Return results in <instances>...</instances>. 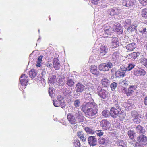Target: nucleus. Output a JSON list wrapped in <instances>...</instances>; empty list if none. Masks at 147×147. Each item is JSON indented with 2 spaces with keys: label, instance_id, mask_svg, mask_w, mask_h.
Here are the masks:
<instances>
[{
  "label": "nucleus",
  "instance_id": "38",
  "mask_svg": "<svg viewBox=\"0 0 147 147\" xmlns=\"http://www.w3.org/2000/svg\"><path fill=\"white\" fill-rule=\"evenodd\" d=\"M66 84L69 87H71L75 83L72 79L69 78L67 80Z\"/></svg>",
  "mask_w": 147,
  "mask_h": 147
},
{
  "label": "nucleus",
  "instance_id": "30",
  "mask_svg": "<svg viewBox=\"0 0 147 147\" xmlns=\"http://www.w3.org/2000/svg\"><path fill=\"white\" fill-rule=\"evenodd\" d=\"M57 99L61 104V106L62 108H63L65 107L66 106V104L64 102V100L63 98L61 95H58L57 96Z\"/></svg>",
  "mask_w": 147,
  "mask_h": 147
},
{
  "label": "nucleus",
  "instance_id": "40",
  "mask_svg": "<svg viewBox=\"0 0 147 147\" xmlns=\"http://www.w3.org/2000/svg\"><path fill=\"white\" fill-rule=\"evenodd\" d=\"M57 81L56 76L55 75H52L50 78L49 82L50 83L52 84L55 83Z\"/></svg>",
  "mask_w": 147,
  "mask_h": 147
},
{
  "label": "nucleus",
  "instance_id": "56",
  "mask_svg": "<svg viewBox=\"0 0 147 147\" xmlns=\"http://www.w3.org/2000/svg\"><path fill=\"white\" fill-rule=\"evenodd\" d=\"M139 2L142 5L145 6L147 4V0H139Z\"/></svg>",
  "mask_w": 147,
  "mask_h": 147
},
{
  "label": "nucleus",
  "instance_id": "48",
  "mask_svg": "<svg viewBox=\"0 0 147 147\" xmlns=\"http://www.w3.org/2000/svg\"><path fill=\"white\" fill-rule=\"evenodd\" d=\"M102 115L106 117H108L110 115L109 114V111L107 110H104L102 112Z\"/></svg>",
  "mask_w": 147,
  "mask_h": 147
},
{
  "label": "nucleus",
  "instance_id": "5",
  "mask_svg": "<svg viewBox=\"0 0 147 147\" xmlns=\"http://www.w3.org/2000/svg\"><path fill=\"white\" fill-rule=\"evenodd\" d=\"M97 94L102 99H107L108 98V93L105 90L100 87H98L97 90Z\"/></svg>",
  "mask_w": 147,
  "mask_h": 147
},
{
  "label": "nucleus",
  "instance_id": "1",
  "mask_svg": "<svg viewBox=\"0 0 147 147\" xmlns=\"http://www.w3.org/2000/svg\"><path fill=\"white\" fill-rule=\"evenodd\" d=\"M89 98L88 100H90L88 102L83 104L81 107V109L85 113L86 117L92 118L97 113V105L94 102L93 99L90 97V94H88L86 96L85 98L87 99V97Z\"/></svg>",
  "mask_w": 147,
  "mask_h": 147
},
{
  "label": "nucleus",
  "instance_id": "50",
  "mask_svg": "<svg viewBox=\"0 0 147 147\" xmlns=\"http://www.w3.org/2000/svg\"><path fill=\"white\" fill-rule=\"evenodd\" d=\"M113 107H114L115 108L121 109V107L119 105L120 104L119 102L118 101H114L113 103Z\"/></svg>",
  "mask_w": 147,
  "mask_h": 147
},
{
  "label": "nucleus",
  "instance_id": "45",
  "mask_svg": "<svg viewBox=\"0 0 147 147\" xmlns=\"http://www.w3.org/2000/svg\"><path fill=\"white\" fill-rule=\"evenodd\" d=\"M135 65L134 63H130L128 64V65L127 67H125L126 69V71L127 70L128 71H130L135 66Z\"/></svg>",
  "mask_w": 147,
  "mask_h": 147
},
{
  "label": "nucleus",
  "instance_id": "58",
  "mask_svg": "<svg viewBox=\"0 0 147 147\" xmlns=\"http://www.w3.org/2000/svg\"><path fill=\"white\" fill-rule=\"evenodd\" d=\"M95 56L94 55L91 56L89 58V61H90V62H93L95 61Z\"/></svg>",
  "mask_w": 147,
  "mask_h": 147
},
{
  "label": "nucleus",
  "instance_id": "19",
  "mask_svg": "<svg viewBox=\"0 0 147 147\" xmlns=\"http://www.w3.org/2000/svg\"><path fill=\"white\" fill-rule=\"evenodd\" d=\"M108 48L106 46L102 45L98 50L99 54L102 56L105 55L108 52Z\"/></svg>",
  "mask_w": 147,
  "mask_h": 147
},
{
  "label": "nucleus",
  "instance_id": "11",
  "mask_svg": "<svg viewBox=\"0 0 147 147\" xmlns=\"http://www.w3.org/2000/svg\"><path fill=\"white\" fill-rule=\"evenodd\" d=\"M126 71L125 67L124 66L121 67L120 68L115 72V75L117 78L123 77L124 76Z\"/></svg>",
  "mask_w": 147,
  "mask_h": 147
},
{
  "label": "nucleus",
  "instance_id": "57",
  "mask_svg": "<svg viewBox=\"0 0 147 147\" xmlns=\"http://www.w3.org/2000/svg\"><path fill=\"white\" fill-rule=\"evenodd\" d=\"M120 84L124 86H127L128 85L127 82L126 81V80H123L121 82Z\"/></svg>",
  "mask_w": 147,
  "mask_h": 147
},
{
  "label": "nucleus",
  "instance_id": "26",
  "mask_svg": "<svg viewBox=\"0 0 147 147\" xmlns=\"http://www.w3.org/2000/svg\"><path fill=\"white\" fill-rule=\"evenodd\" d=\"M78 137L79 138L80 140L83 142L86 141V136L85 134H84L83 131H79L77 133Z\"/></svg>",
  "mask_w": 147,
  "mask_h": 147
},
{
  "label": "nucleus",
  "instance_id": "31",
  "mask_svg": "<svg viewBox=\"0 0 147 147\" xmlns=\"http://www.w3.org/2000/svg\"><path fill=\"white\" fill-rule=\"evenodd\" d=\"M136 47V44L134 43H132L128 44L126 46V49L129 51H132L135 49Z\"/></svg>",
  "mask_w": 147,
  "mask_h": 147
},
{
  "label": "nucleus",
  "instance_id": "63",
  "mask_svg": "<svg viewBox=\"0 0 147 147\" xmlns=\"http://www.w3.org/2000/svg\"><path fill=\"white\" fill-rule=\"evenodd\" d=\"M132 28V25L130 26L129 27H128L127 28V30L129 32H131L132 31V30L131 29Z\"/></svg>",
  "mask_w": 147,
  "mask_h": 147
},
{
  "label": "nucleus",
  "instance_id": "62",
  "mask_svg": "<svg viewBox=\"0 0 147 147\" xmlns=\"http://www.w3.org/2000/svg\"><path fill=\"white\" fill-rule=\"evenodd\" d=\"M112 96V99L113 100V102L114 101H117V97L116 96L114 95H113Z\"/></svg>",
  "mask_w": 147,
  "mask_h": 147
},
{
  "label": "nucleus",
  "instance_id": "22",
  "mask_svg": "<svg viewBox=\"0 0 147 147\" xmlns=\"http://www.w3.org/2000/svg\"><path fill=\"white\" fill-rule=\"evenodd\" d=\"M88 143L90 146H95L96 144L97 139L94 136H90L88 138Z\"/></svg>",
  "mask_w": 147,
  "mask_h": 147
},
{
  "label": "nucleus",
  "instance_id": "14",
  "mask_svg": "<svg viewBox=\"0 0 147 147\" xmlns=\"http://www.w3.org/2000/svg\"><path fill=\"white\" fill-rule=\"evenodd\" d=\"M113 29L114 31L116 32L118 34H122L123 32V28L120 24L118 23L116 25L113 26Z\"/></svg>",
  "mask_w": 147,
  "mask_h": 147
},
{
  "label": "nucleus",
  "instance_id": "7",
  "mask_svg": "<svg viewBox=\"0 0 147 147\" xmlns=\"http://www.w3.org/2000/svg\"><path fill=\"white\" fill-rule=\"evenodd\" d=\"M137 86L136 85L131 86L127 90L124 88L122 90V92L126 94L128 96H131L133 95L134 91L136 89Z\"/></svg>",
  "mask_w": 147,
  "mask_h": 147
},
{
  "label": "nucleus",
  "instance_id": "33",
  "mask_svg": "<svg viewBox=\"0 0 147 147\" xmlns=\"http://www.w3.org/2000/svg\"><path fill=\"white\" fill-rule=\"evenodd\" d=\"M37 72L34 69H32L29 72L30 77L32 78L33 79L37 76Z\"/></svg>",
  "mask_w": 147,
  "mask_h": 147
},
{
  "label": "nucleus",
  "instance_id": "64",
  "mask_svg": "<svg viewBox=\"0 0 147 147\" xmlns=\"http://www.w3.org/2000/svg\"><path fill=\"white\" fill-rule=\"evenodd\" d=\"M144 103L145 105L147 106V96L145 97L144 98Z\"/></svg>",
  "mask_w": 147,
  "mask_h": 147
},
{
  "label": "nucleus",
  "instance_id": "41",
  "mask_svg": "<svg viewBox=\"0 0 147 147\" xmlns=\"http://www.w3.org/2000/svg\"><path fill=\"white\" fill-rule=\"evenodd\" d=\"M73 144L75 147H80V143L78 139H75L73 142Z\"/></svg>",
  "mask_w": 147,
  "mask_h": 147
},
{
  "label": "nucleus",
  "instance_id": "44",
  "mask_svg": "<svg viewBox=\"0 0 147 147\" xmlns=\"http://www.w3.org/2000/svg\"><path fill=\"white\" fill-rule=\"evenodd\" d=\"M55 91L53 89V88L51 87H50L49 89V94L51 97H53L54 95Z\"/></svg>",
  "mask_w": 147,
  "mask_h": 147
},
{
  "label": "nucleus",
  "instance_id": "55",
  "mask_svg": "<svg viewBox=\"0 0 147 147\" xmlns=\"http://www.w3.org/2000/svg\"><path fill=\"white\" fill-rule=\"evenodd\" d=\"M131 115L134 118L136 117H140V115L138 114L137 112L136 111H133L131 113Z\"/></svg>",
  "mask_w": 147,
  "mask_h": 147
},
{
  "label": "nucleus",
  "instance_id": "3",
  "mask_svg": "<svg viewBox=\"0 0 147 147\" xmlns=\"http://www.w3.org/2000/svg\"><path fill=\"white\" fill-rule=\"evenodd\" d=\"M84 86V84L80 82L76 84L75 87V90L73 92V95L74 97L79 96L81 93L83 91Z\"/></svg>",
  "mask_w": 147,
  "mask_h": 147
},
{
  "label": "nucleus",
  "instance_id": "36",
  "mask_svg": "<svg viewBox=\"0 0 147 147\" xmlns=\"http://www.w3.org/2000/svg\"><path fill=\"white\" fill-rule=\"evenodd\" d=\"M127 134L129 138L131 140H133L136 134L134 131L131 130H129Z\"/></svg>",
  "mask_w": 147,
  "mask_h": 147
},
{
  "label": "nucleus",
  "instance_id": "52",
  "mask_svg": "<svg viewBox=\"0 0 147 147\" xmlns=\"http://www.w3.org/2000/svg\"><path fill=\"white\" fill-rule=\"evenodd\" d=\"M74 105L77 108L79 107L80 105V100L79 99L75 100L74 102Z\"/></svg>",
  "mask_w": 147,
  "mask_h": 147
},
{
  "label": "nucleus",
  "instance_id": "24",
  "mask_svg": "<svg viewBox=\"0 0 147 147\" xmlns=\"http://www.w3.org/2000/svg\"><path fill=\"white\" fill-rule=\"evenodd\" d=\"M53 67L56 70L59 69L60 67V64L59 62V60L57 57H54L53 59Z\"/></svg>",
  "mask_w": 147,
  "mask_h": 147
},
{
  "label": "nucleus",
  "instance_id": "59",
  "mask_svg": "<svg viewBox=\"0 0 147 147\" xmlns=\"http://www.w3.org/2000/svg\"><path fill=\"white\" fill-rule=\"evenodd\" d=\"M140 32L143 35L144 34L145 35L147 34V30L146 28H143L142 30Z\"/></svg>",
  "mask_w": 147,
  "mask_h": 147
},
{
  "label": "nucleus",
  "instance_id": "15",
  "mask_svg": "<svg viewBox=\"0 0 147 147\" xmlns=\"http://www.w3.org/2000/svg\"><path fill=\"white\" fill-rule=\"evenodd\" d=\"M133 73L135 75L138 76L139 74L144 75L146 74V72L144 69L139 67L134 69L133 71Z\"/></svg>",
  "mask_w": 147,
  "mask_h": 147
},
{
  "label": "nucleus",
  "instance_id": "60",
  "mask_svg": "<svg viewBox=\"0 0 147 147\" xmlns=\"http://www.w3.org/2000/svg\"><path fill=\"white\" fill-rule=\"evenodd\" d=\"M92 3L94 4H97L99 0H91Z\"/></svg>",
  "mask_w": 147,
  "mask_h": 147
},
{
  "label": "nucleus",
  "instance_id": "21",
  "mask_svg": "<svg viewBox=\"0 0 147 147\" xmlns=\"http://www.w3.org/2000/svg\"><path fill=\"white\" fill-rule=\"evenodd\" d=\"M111 45L113 48H116L119 46V42L118 38L114 37H111Z\"/></svg>",
  "mask_w": 147,
  "mask_h": 147
},
{
  "label": "nucleus",
  "instance_id": "4",
  "mask_svg": "<svg viewBox=\"0 0 147 147\" xmlns=\"http://www.w3.org/2000/svg\"><path fill=\"white\" fill-rule=\"evenodd\" d=\"M113 28L108 24H106L103 26L99 30L101 32L102 31L104 30V33L105 35H108L107 36H105V37H110L109 36L110 35L112 30Z\"/></svg>",
  "mask_w": 147,
  "mask_h": 147
},
{
  "label": "nucleus",
  "instance_id": "35",
  "mask_svg": "<svg viewBox=\"0 0 147 147\" xmlns=\"http://www.w3.org/2000/svg\"><path fill=\"white\" fill-rule=\"evenodd\" d=\"M58 83L59 86L62 87L64 86L65 84V78L63 76L59 78Z\"/></svg>",
  "mask_w": 147,
  "mask_h": 147
},
{
  "label": "nucleus",
  "instance_id": "27",
  "mask_svg": "<svg viewBox=\"0 0 147 147\" xmlns=\"http://www.w3.org/2000/svg\"><path fill=\"white\" fill-rule=\"evenodd\" d=\"M36 80L38 82V84L39 86L42 88L45 86V80L43 78L40 77V80L37 78Z\"/></svg>",
  "mask_w": 147,
  "mask_h": 147
},
{
  "label": "nucleus",
  "instance_id": "47",
  "mask_svg": "<svg viewBox=\"0 0 147 147\" xmlns=\"http://www.w3.org/2000/svg\"><path fill=\"white\" fill-rule=\"evenodd\" d=\"M140 118H141L140 116V117H136L134 118L133 119L134 123L137 124H139L141 122V120Z\"/></svg>",
  "mask_w": 147,
  "mask_h": 147
},
{
  "label": "nucleus",
  "instance_id": "39",
  "mask_svg": "<svg viewBox=\"0 0 147 147\" xmlns=\"http://www.w3.org/2000/svg\"><path fill=\"white\" fill-rule=\"evenodd\" d=\"M141 15L144 18H147V8L142 9L141 11Z\"/></svg>",
  "mask_w": 147,
  "mask_h": 147
},
{
  "label": "nucleus",
  "instance_id": "42",
  "mask_svg": "<svg viewBox=\"0 0 147 147\" xmlns=\"http://www.w3.org/2000/svg\"><path fill=\"white\" fill-rule=\"evenodd\" d=\"M84 130L86 132L90 134H93L94 133V131L91 128L86 127L84 128Z\"/></svg>",
  "mask_w": 147,
  "mask_h": 147
},
{
  "label": "nucleus",
  "instance_id": "6",
  "mask_svg": "<svg viewBox=\"0 0 147 147\" xmlns=\"http://www.w3.org/2000/svg\"><path fill=\"white\" fill-rule=\"evenodd\" d=\"M73 114L76 117L75 118L79 122H82L84 121L85 117L83 116L81 111H79L77 109V110L73 111Z\"/></svg>",
  "mask_w": 147,
  "mask_h": 147
},
{
  "label": "nucleus",
  "instance_id": "13",
  "mask_svg": "<svg viewBox=\"0 0 147 147\" xmlns=\"http://www.w3.org/2000/svg\"><path fill=\"white\" fill-rule=\"evenodd\" d=\"M137 141L146 145H147V137L143 134L139 135L137 137Z\"/></svg>",
  "mask_w": 147,
  "mask_h": 147
},
{
  "label": "nucleus",
  "instance_id": "16",
  "mask_svg": "<svg viewBox=\"0 0 147 147\" xmlns=\"http://www.w3.org/2000/svg\"><path fill=\"white\" fill-rule=\"evenodd\" d=\"M67 118L70 123L71 124H75L77 123V120L73 114H68Z\"/></svg>",
  "mask_w": 147,
  "mask_h": 147
},
{
  "label": "nucleus",
  "instance_id": "46",
  "mask_svg": "<svg viewBox=\"0 0 147 147\" xmlns=\"http://www.w3.org/2000/svg\"><path fill=\"white\" fill-rule=\"evenodd\" d=\"M131 24V21L130 19H127L126 20L124 23V26L126 28L127 26H130Z\"/></svg>",
  "mask_w": 147,
  "mask_h": 147
},
{
  "label": "nucleus",
  "instance_id": "53",
  "mask_svg": "<svg viewBox=\"0 0 147 147\" xmlns=\"http://www.w3.org/2000/svg\"><path fill=\"white\" fill-rule=\"evenodd\" d=\"M117 84L116 82H113L110 85V87L112 90H114L117 87Z\"/></svg>",
  "mask_w": 147,
  "mask_h": 147
},
{
  "label": "nucleus",
  "instance_id": "17",
  "mask_svg": "<svg viewBox=\"0 0 147 147\" xmlns=\"http://www.w3.org/2000/svg\"><path fill=\"white\" fill-rule=\"evenodd\" d=\"M120 9L116 8H114L113 9H110L107 11L108 14L111 16L118 14L120 13Z\"/></svg>",
  "mask_w": 147,
  "mask_h": 147
},
{
  "label": "nucleus",
  "instance_id": "10",
  "mask_svg": "<svg viewBox=\"0 0 147 147\" xmlns=\"http://www.w3.org/2000/svg\"><path fill=\"white\" fill-rule=\"evenodd\" d=\"M112 66V64L110 62H108L107 63H102L100 65L98 68L100 70L105 71H108L109 69L111 68Z\"/></svg>",
  "mask_w": 147,
  "mask_h": 147
},
{
  "label": "nucleus",
  "instance_id": "61",
  "mask_svg": "<svg viewBox=\"0 0 147 147\" xmlns=\"http://www.w3.org/2000/svg\"><path fill=\"white\" fill-rule=\"evenodd\" d=\"M137 26L136 24L132 25L131 29L132 30V31H134V30L136 29Z\"/></svg>",
  "mask_w": 147,
  "mask_h": 147
},
{
  "label": "nucleus",
  "instance_id": "2",
  "mask_svg": "<svg viewBox=\"0 0 147 147\" xmlns=\"http://www.w3.org/2000/svg\"><path fill=\"white\" fill-rule=\"evenodd\" d=\"M121 109L119 108L117 109L114 107H112L109 112V115L113 118H116L118 117H121L124 113Z\"/></svg>",
  "mask_w": 147,
  "mask_h": 147
},
{
  "label": "nucleus",
  "instance_id": "49",
  "mask_svg": "<svg viewBox=\"0 0 147 147\" xmlns=\"http://www.w3.org/2000/svg\"><path fill=\"white\" fill-rule=\"evenodd\" d=\"M59 101H58V100H54L53 101V104L56 107H60L62 108V106H61V102H59Z\"/></svg>",
  "mask_w": 147,
  "mask_h": 147
},
{
  "label": "nucleus",
  "instance_id": "25",
  "mask_svg": "<svg viewBox=\"0 0 147 147\" xmlns=\"http://www.w3.org/2000/svg\"><path fill=\"white\" fill-rule=\"evenodd\" d=\"M116 144L119 147H127V142L125 141L121 140L117 141Z\"/></svg>",
  "mask_w": 147,
  "mask_h": 147
},
{
  "label": "nucleus",
  "instance_id": "32",
  "mask_svg": "<svg viewBox=\"0 0 147 147\" xmlns=\"http://www.w3.org/2000/svg\"><path fill=\"white\" fill-rule=\"evenodd\" d=\"M98 142L100 144L106 145L108 144L109 140L107 138H102L99 139Z\"/></svg>",
  "mask_w": 147,
  "mask_h": 147
},
{
  "label": "nucleus",
  "instance_id": "20",
  "mask_svg": "<svg viewBox=\"0 0 147 147\" xmlns=\"http://www.w3.org/2000/svg\"><path fill=\"white\" fill-rule=\"evenodd\" d=\"M135 2V0H123V5L124 6L129 7L134 5Z\"/></svg>",
  "mask_w": 147,
  "mask_h": 147
},
{
  "label": "nucleus",
  "instance_id": "12",
  "mask_svg": "<svg viewBox=\"0 0 147 147\" xmlns=\"http://www.w3.org/2000/svg\"><path fill=\"white\" fill-rule=\"evenodd\" d=\"M100 126L102 129L107 130L110 128L111 124L110 122L107 120H102L100 122Z\"/></svg>",
  "mask_w": 147,
  "mask_h": 147
},
{
  "label": "nucleus",
  "instance_id": "8",
  "mask_svg": "<svg viewBox=\"0 0 147 147\" xmlns=\"http://www.w3.org/2000/svg\"><path fill=\"white\" fill-rule=\"evenodd\" d=\"M62 93L65 98L66 99L71 100L72 97V89H68L66 88H63L61 89Z\"/></svg>",
  "mask_w": 147,
  "mask_h": 147
},
{
  "label": "nucleus",
  "instance_id": "54",
  "mask_svg": "<svg viewBox=\"0 0 147 147\" xmlns=\"http://www.w3.org/2000/svg\"><path fill=\"white\" fill-rule=\"evenodd\" d=\"M95 132L97 136L100 137L102 136L104 134V132L101 130H96L95 131Z\"/></svg>",
  "mask_w": 147,
  "mask_h": 147
},
{
  "label": "nucleus",
  "instance_id": "9",
  "mask_svg": "<svg viewBox=\"0 0 147 147\" xmlns=\"http://www.w3.org/2000/svg\"><path fill=\"white\" fill-rule=\"evenodd\" d=\"M28 77L25 74H22L19 78L20 82L22 85V89H25L28 82Z\"/></svg>",
  "mask_w": 147,
  "mask_h": 147
},
{
  "label": "nucleus",
  "instance_id": "37",
  "mask_svg": "<svg viewBox=\"0 0 147 147\" xmlns=\"http://www.w3.org/2000/svg\"><path fill=\"white\" fill-rule=\"evenodd\" d=\"M140 55V53L138 52H133L128 55L130 58H132L134 59H136Z\"/></svg>",
  "mask_w": 147,
  "mask_h": 147
},
{
  "label": "nucleus",
  "instance_id": "43",
  "mask_svg": "<svg viewBox=\"0 0 147 147\" xmlns=\"http://www.w3.org/2000/svg\"><path fill=\"white\" fill-rule=\"evenodd\" d=\"M43 57L42 56L40 55L36 61L37 64H36V65L37 66L40 67L41 66L40 63L42 61V59Z\"/></svg>",
  "mask_w": 147,
  "mask_h": 147
},
{
  "label": "nucleus",
  "instance_id": "23",
  "mask_svg": "<svg viewBox=\"0 0 147 147\" xmlns=\"http://www.w3.org/2000/svg\"><path fill=\"white\" fill-rule=\"evenodd\" d=\"M120 55L119 52L117 51L114 52L111 55V58L112 61L114 62L115 61L116 62L117 61H118L120 59Z\"/></svg>",
  "mask_w": 147,
  "mask_h": 147
},
{
  "label": "nucleus",
  "instance_id": "34",
  "mask_svg": "<svg viewBox=\"0 0 147 147\" xmlns=\"http://www.w3.org/2000/svg\"><path fill=\"white\" fill-rule=\"evenodd\" d=\"M140 63L147 68V59L144 56L142 55V57L139 60Z\"/></svg>",
  "mask_w": 147,
  "mask_h": 147
},
{
  "label": "nucleus",
  "instance_id": "18",
  "mask_svg": "<svg viewBox=\"0 0 147 147\" xmlns=\"http://www.w3.org/2000/svg\"><path fill=\"white\" fill-rule=\"evenodd\" d=\"M90 70L92 74L98 76L100 75V73L98 70L96 66L92 65L90 68Z\"/></svg>",
  "mask_w": 147,
  "mask_h": 147
},
{
  "label": "nucleus",
  "instance_id": "28",
  "mask_svg": "<svg viewBox=\"0 0 147 147\" xmlns=\"http://www.w3.org/2000/svg\"><path fill=\"white\" fill-rule=\"evenodd\" d=\"M135 128L138 133L144 134L145 132V130L144 129V127L140 125H138L135 127Z\"/></svg>",
  "mask_w": 147,
  "mask_h": 147
},
{
  "label": "nucleus",
  "instance_id": "29",
  "mask_svg": "<svg viewBox=\"0 0 147 147\" xmlns=\"http://www.w3.org/2000/svg\"><path fill=\"white\" fill-rule=\"evenodd\" d=\"M101 83L103 86L107 87L109 86L110 81L108 79L105 78L101 80Z\"/></svg>",
  "mask_w": 147,
  "mask_h": 147
},
{
  "label": "nucleus",
  "instance_id": "51",
  "mask_svg": "<svg viewBox=\"0 0 147 147\" xmlns=\"http://www.w3.org/2000/svg\"><path fill=\"white\" fill-rule=\"evenodd\" d=\"M134 145L135 147H144V146L146 145L137 141L135 142Z\"/></svg>",
  "mask_w": 147,
  "mask_h": 147
}]
</instances>
